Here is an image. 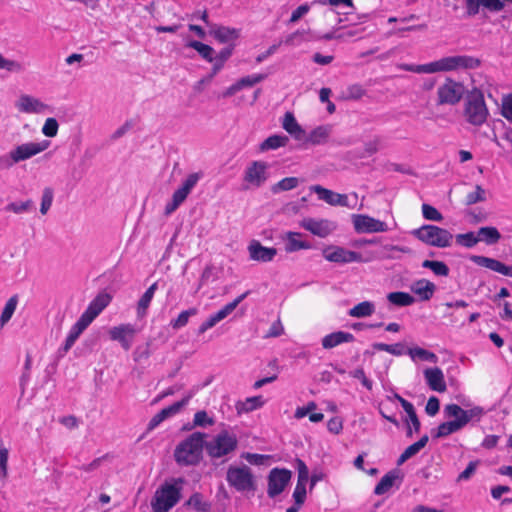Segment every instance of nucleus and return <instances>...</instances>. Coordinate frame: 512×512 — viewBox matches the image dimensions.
Wrapping results in <instances>:
<instances>
[{
  "mask_svg": "<svg viewBox=\"0 0 512 512\" xmlns=\"http://www.w3.org/2000/svg\"><path fill=\"white\" fill-rule=\"evenodd\" d=\"M446 418H453L438 425L432 433L433 438H445L453 433L462 430L470 422H479L485 415V410L481 406H474L465 410L455 403L447 404L443 410Z\"/></svg>",
  "mask_w": 512,
  "mask_h": 512,
  "instance_id": "f257e3e1",
  "label": "nucleus"
},
{
  "mask_svg": "<svg viewBox=\"0 0 512 512\" xmlns=\"http://www.w3.org/2000/svg\"><path fill=\"white\" fill-rule=\"evenodd\" d=\"M207 434L194 432L181 441L174 450V459L180 466H196L202 460Z\"/></svg>",
  "mask_w": 512,
  "mask_h": 512,
  "instance_id": "f03ea898",
  "label": "nucleus"
},
{
  "mask_svg": "<svg viewBox=\"0 0 512 512\" xmlns=\"http://www.w3.org/2000/svg\"><path fill=\"white\" fill-rule=\"evenodd\" d=\"M183 478H173L172 483L165 482L155 492L151 501L154 512H168L181 498Z\"/></svg>",
  "mask_w": 512,
  "mask_h": 512,
  "instance_id": "7ed1b4c3",
  "label": "nucleus"
},
{
  "mask_svg": "<svg viewBox=\"0 0 512 512\" xmlns=\"http://www.w3.org/2000/svg\"><path fill=\"white\" fill-rule=\"evenodd\" d=\"M464 117L473 126L483 125L489 115L482 91L474 88L468 92L464 103Z\"/></svg>",
  "mask_w": 512,
  "mask_h": 512,
  "instance_id": "20e7f679",
  "label": "nucleus"
},
{
  "mask_svg": "<svg viewBox=\"0 0 512 512\" xmlns=\"http://www.w3.org/2000/svg\"><path fill=\"white\" fill-rule=\"evenodd\" d=\"M411 235L424 244L437 248L451 246L453 239V235L448 230L431 224H425L413 229Z\"/></svg>",
  "mask_w": 512,
  "mask_h": 512,
  "instance_id": "39448f33",
  "label": "nucleus"
},
{
  "mask_svg": "<svg viewBox=\"0 0 512 512\" xmlns=\"http://www.w3.org/2000/svg\"><path fill=\"white\" fill-rule=\"evenodd\" d=\"M238 447L236 435L222 430L211 440L205 441L204 449L211 459H218L233 453Z\"/></svg>",
  "mask_w": 512,
  "mask_h": 512,
  "instance_id": "423d86ee",
  "label": "nucleus"
},
{
  "mask_svg": "<svg viewBox=\"0 0 512 512\" xmlns=\"http://www.w3.org/2000/svg\"><path fill=\"white\" fill-rule=\"evenodd\" d=\"M226 481L238 492H249L256 489L254 475L247 465H230L226 472Z\"/></svg>",
  "mask_w": 512,
  "mask_h": 512,
  "instance_id": "0eeeda50",
  "label": "nucleus"
},
{
  "mask_svg": "<svg viewBox=\"0 0 512 512\" xmlns=\"http://www.w3.org/2000/svg\"><path fill=\"white\" fill-rule=\"evenodd\" d=\"M465 86L461 82L447 77L437 89V105H456L465 94Z\"/></svg>",
  "mask_w": 512,
  "mask_h": 512,
  "instance_id": "6e6552de",
  "label": "nucleus"
},
{
  "mask_svg": "<svg viewBox=\"0 0 512 512\" xmlns=\"http://www.w3.org/2000/svg\"><path fill=\"white\" fill-rule=\"evenodd\" d=\"M202 176L203 174L201 172L191 173L187 176L182 185L174 191L172 200L166 204V215L173 213L186 200Z\"/></svg>",
  "mask_w": 512,
  "mask_h": 512,
  "instance_id": "1a4fd4ad",
  "label": "nucleus"
},
{
  "mask_svg": "<svg viewBox=\"0 0 512 512\" xmlns=\"http://www.w3.org/2000/svg\"><path fill=\"white\" fill-rule=\"evenodd\" d=\"M292 477V472L285 468H273L270 470L267 481V494L270 498H275L281 494Z\"/></svg>",
  "mask_w": 512,
  "mask_h": 512,
  "instance_id": "9d476101",
  "label": "nucleus"
},
{
  "mask_svg": "<svg viewBox=\"0 0 512 512\" xmlns=\"http://www.w3.org/2000/svg\"><path fill=\"white\" fill-rule=\"evenodd\" d=\"M48 145L49 142L47 141H43L41 143L28 142L18 145L16 148L10 151L9 157L11 161L8 163V165L12 166L13 164L30 159L31 157L44 151Z\"/></svg>",
  "mask_w": 512,
  "mask_h": 512,
  "instance_id": "9b49d317",
  "label": "nucleus"
},
{
  "mask_svg": "<svg viewBox=\"0 0 512 512\" xmlns=\"http://www.w3.org/2000/svg\"><path fill=\"white\" fill-rule=\"evenodd\" d=\"M352 222L357 233H377L387 232L389 230L385 222L365 214L353 215Z\"/></svg>",
  "mask_w": 512,
  "mask_h": 512,
  "instance_id": "f8f14e48",
  "label": "nucleus"
},
{
  "mask_svg": "<svg viewBox=\"0 0 512 512\" xmlns=\"http://www.w3.org/2000/svg\"><path fill=\"white\" fill-rule=\"evenodd\" d=\"M138 331L135 325L131 323L120 324L109 330V337L112 341H117L125 351H128L131 349Z\"/></svg>",
  "mask_w": 512,
  "mask_h": 512,
  "instance_id": "ddd939ff",
  "label": "nucleus"
},
{
  "mask_svg": "<svg viewBox=\"0 0 512 512\" xmlns=\"http://www.w3.org/2000/svg\"><path fill=\"white\" fill-rule=\"evenodd\" d=\"M323 256L329 262L340 264L363 261L360 253L339 246L327 247L323 250Z\"/></svg>",
  "mask_w": 512,
  "mask_h": 512,
  "instance_id": "4468645a",
  "label": "nucleus"
},
{
  "mask_svg": "<svg viewBox=\"0 0 512 512\" xmlns=\"http://www.w3.org/2000/svg\"><path fill=\"white\" fill-rule=\"evenodd\" d=\"M268 164L263 161H253L245 170L244 181L254 187L262 186L267 176Z\"/></svg>",
  "mask_w": 512,
  "mask_h": 512,
  "instance_id": "2eb2a0df",
  "label": "nucleus"
},
{
  "mask_svg": "<svg viewBox=\"0 0 512 512\" xmlns=\"http://www.w3.org/2000/svg\"><path fill=\"white\" fill-rule=\"evenodd\" d=\"M192 394H188L185 396L182 400L177 401L173 403L172 405L163 408L160 410L157 414H155L152 419L150 420L148 424V429L152 430L156 428L160 423H162L164 420L168 419L169 417H172L176 415L180 410L188 404L189 400L191 399Z\"/></svg>",
  "mask_w": 512,
  "mask_h": 512,
  "instance_id": "dca6fc26",
  "label": "nucleus"
},
{
  "mask_svg": "<svg viewBox=\"0 0 512 512\" xmlns=\"http://www.w3.org/2000/svg\"><path fill=\"white\" fill-rule=\"evenodd\" d=\"M112 297L107 292H101L89 303L86 310L81 314L91 323L110 304Z\"/></svg>",
  "mask_w": 512,
  "mask_h": 512,
  "instance_id": "f3484780",
  "label": "nucleus"
},
{
  "mask_svg": "<svg viewBox=\"0 0 512 512\" xmlns=\"http://www.w3.org/2000/svg\"><path fill=\"white\" fill-rule=\"evenodd\" d=\"M470 260L478 266L485 267L502 275L512 277V266H508L497 259L481 255H471Z\"/></svg>",
  "mask_w": 512,
  "mask_h": 512,
  "instance_id": "a211bd4d",
  "label": "nucleus"
},
{
  "mask_svg": "<svg viewBox=\"0 0 512 512\" xmlns=\"http://www.w3.org/2000/svg\"><path fill=\"white\" fill-rule=\"evenodd\" d=\"M250 259L258 262H270L277 255L274 247H265L259 241L252 240L248 246Z\"/></svg>",
  "mask_w": 512,
  "mask_h": 512,
  "instance_id": "6ab92c4d",
  "label": "nucleus"
},
{
  "mask_svg": "<svg viewBox=\"0 0 512 512\" xmlns=\"http://www.w3.org/2000/svg\"><path fill=\"white\" fill-rule=\"evenodd\" d=\"M310 189L318 195L320 200H323L332 206H348V197L346 194L336 193L322 187L321 185H313Z\"/></svg>",
  "mask_w": 512,
  "mask_h": 512,
  "instance_id": "aec40b11",
  "label": "nucleus"
},
{
  "mask_svg": "<svg viewBox=\"0 0 512 512\" xmlns=\"http://www.w3.org/2000/svg\"><path fill=\"white\" fill-rule=\"evenodd\" d=\"M302 226L307 231L321 238L328 236L336 228V225L332 221L325 219L315 220L312 218L305 219Z\"/></svg>",
  "mask_w": 512,
  "mask_h": 512,
  "instance_id": "412c9836",
  "label": "nucleus"
},
{
  "mask_svg": "<svg viewBox=\"0 0 512 512\" xmlns=\"http://www.w3.org/2000/svg\"><path fill=\"white\" fill-rule=\"evenodd\" d=\"M447 71L457 69H476L481 65L480 59L468 55L445 57Z\"/></svg>",
  "mask_w": 512,
  "mask_h": 512,
  "instance_id": "4be33fe9",
  "label": "nucleus"
},
{
  "mask_svg": "<svg viewBox=\"0 0 512 512\" xmlns=\"http://www.w3.org/2000/svg\"><path fill=\"white\" fill-rule=\"evenodd\" d=\"M466 13L468 16H475L479 13L480 6L491 12H499L504 9L505 4L501 0H466Z\"/></svg>",
  "mask_w": 512,
  "mask_h": 512,
  "instance_id": "5701e85b",
  "label": "nucleus"
},
{
  "mask_svg": "<svg viewBox=\"0 0 512 512\" xmlns=\"http://www.w3.org/2000/svg\"><path fill=\"white\" fill-rule=\"evenodd\" d=\"M424 377L431 390L439 393H443L447 390L444 374L440 368L434 367L425 369Z\"/></svg>",
  "mask_w": 512,
  "mask_h": 512,
  "instance_id": "b1692460",
  "label": "nucleus"
},
{
  "mask_svg": "<svg viewBox=\"0 0 512 512\" xmlns=\"http://www.w3.org/2000/svg\"><path fill=\"white\" fill-rule=\"evenodd\" d=\"M16 107L24 113H41L47 108V105L32 96L22 95L16 102Z\"/></svg>",
  "mask_w": 512,
  "mask_h": 512,
  "instance_id": "393cba45",
  "label": "nucleus"
},
{
  "mask_svg": "<svg viewBox=\"0 0 512 512\" xmlns=\"http://www.w3.org/2000/svg\"><path fill=\"white\" fill-rule=\"evenodd\" d=\"M403 475L399 469H392L387 472L378 484L375 486L374 494L383 495L387 493L394 485L396 480L402 481Z\"/></svg>",
  "mask_w": 512,
  "mask_h": 512,
  "instance_id": "a878e982",
  "label": "nucleus"
},
{
  "mask_svg": "<svg viewBox=\"0 0 512 512\" xmlns=\"http://www.w3.org/2000/svg\"><path fill=\"white\" fill-rule=\"evenodd\" d=\"M355 340L353 334L344 331H336L322 338L321 344L324 349H332L342 343H350Z\"/></svg>",
  "mask_w": 512,
  "mask_h": 512,
  "instance_id": "bb28decb",
  "label": "nucleus"
},
{
  "mask_svg": "<svg viewBox=\"0 0 512 512\" xmlns=\"http://www.w3.org/2000/svg\"><path fill=\"white\" fill-rule=\"evenodd\" d=\"M282 127L296 140H303L305 137V130L298 124L292 112H286L283 117Z\"/></svg>",
  "mask_w": 512,
  "mask_h": 512,
  "instance_id": "cd10ccee",
  "label": "nucleus"
},
{
  "mask_svg": "<svg viewBox=\"0 0 512 512\" xmlns=\"http://www.w3.org/2000/svg\"><path fill=\"white\" fill-rule=\"evenodd\" d=\"M411 290L419 296L420 300L428 301L432 298L436 290V286L433 282L427 279H421L411 286Z\"/></svg>",
  "mask_w": 512,
  "mask_h": 512,
  "instance_id": "c85d7f7f",
  "label": "nucleus"
},
{
  "mask_svg": "<svg viewBox=\"0 0 512 512\" xmlns=\"http://www.w3.org/2000/svg\"><path fill=\"white\" fill-rule=\"evenodd\" d=\"M330 132H331L330 126H325V125L318 126L309 133V135L307 136L305 141L312 145L324 144L327 141V139L330 135Z\"/></svg>",
  "mask_w": 512,
  "mask_h": 512,
  "instance_id": "c756f323",
  "label": "nucleus"
},
{
  "mask_svg": "<svg viewBox=\"0 0 512 512\" xmlns=\"http://www.w3.org/2000/svg\"><path fill=\"white\" fill-rule=\"evenodd\" d=\"M479 242H484L487 245H494L501 239V234L496 227L485 226L479 228L477 231Z\"/></svg>",
  "mask_w": 512,
  "mask_h": 512,
  "instance_id": "7c9ffc66",
  "label": "nucleus"
},
{
  "mask_svg": "<svg viewBox=\"0 0 512 512\" xmlns=\"http://www.w3.org/2000/svg\"><path fill=\"white\" fill-rule=\"evenodd\" d=\"M184 506L191 507L196 512H210L211 503L204 499L201 493L195 492L185 502Z\"/></svg>",
  "mask_w": 512,
  "mask_h": 512,
  "instance_id": "2f4dec72",
  "label": "nucleus"
},
{
  "mask_svg": "<svg viewBox=\"0 0 512 512\" xmlns=\"http://www.w3.org/2000/svg\"><path fill=\"white\" fill-rule=\"evenodd\" d=\"M210 34L220 43H228L238 37L235 29H230L224 26H214Z\"/></svg>",
  "mask_w": 512,
  "mask_h": 512,
  "instance_id": "473e14b6",
  "label": "nucleus"
},
{
  "mask_svg": "<svg viewBox=\"0 0 512 512\" xmlns=\"http://www.w3.org/2000/svg\"><path fill=\"white\" fill-rule=\"evenodd\" d=\"M249 292H245L238 296L236 299H234L232 302L226 304L224 307H222L219 311L212 314L213 318L216 320V322H220L221 320L225 319L229 314H231L235 308L247 297Z\"/></svg>",
  "mask_w": 512,
  "mask_h": 512,
  "instance_id": "72a5a7b5",
  "label": "nucleus"
},
{
  "mask_svg": "<svg viewBox=\"0 0 512 512\" xmlns=\"http://www.w3.org/2000/svg\"><path fill=\"white\" fill-rule=\"evenodd\" d=\"M288 142L289 138L285 135H271L260 144V150H275L286 146Z\"/></svg>",
  "mask_w": 512,
  "mask_h": 512,
  "instance_id": "f704fd0d",
  "label": "nucleus"
},
{
  "mask_svg": "<svg viewBox=\"0 0 512 512\" xmlns=\"http://www.w3.org/2000/svg\"><path fill=\"white\" fill-rule=\"evenodd\" d=\"M375 311L374 303L370 301H363L355 305L348 312L349 316L355 318H363L371 316Z\"/></svg>",
  "mask_w": 512,
  "mask_h": 512,
  "instance_id": "c9c22d12",
  "label": "nucleus"
},
{
  "mask_svg": "<svg viewBox=\"0 0 512 512\" xmlns=\"http://www.w3.org/2000/svg\"><path fill=\"white\" fill-rule=\"evenodd\" d=\"M234 45L224 47L213 60L212 76H215L224 66V63L230 58L233 53Z\"/></svg>",
  "mask_w": 512,
  "mask_h": 512,
  "instance_id": "e433bc0d",
  "label": "nucleus"
},
{
  "mask_svg": "<svg viewBox=\"0 0 512 512\" xmlns=\"http://www.w3.org/2000/svg\"><path fill=\"white\" fill-rule=\"evenodd\" d=\"M407 354L411 357L413 361L416 359H420L422 361H427L431 363H437L438 357L435 353L430 352L421 347H414L407 349Z\"/></svg>",
  "mask_w": 512,
  "mask_h": 512,
  "instance_id": "4c0bfd02",
  "label": "nucleus"
},
{
  "mask_svg": "<svg viewBox=\"0 0 512 512\" xmlns=\"http://www.w3.org/2000/svg\"><path fill=\"white\" fill-rule=\"evenodd\" d=\"M300 236V233L297 232H288L287 233V243L285 250L287 252H295L302 249H309L311 245L309 242L298 240L297 237Z\"/></svg>",
  "mask_w": 512,
  "mask_h": 512,
  "instance_id": "58836bf2",
  "label": "nucleus"
},
{
  "mask_svg": "<svg viewBox=\"0 0 512 512\" xmlns=\"http://www.w3.org/2000/svg\"><path fill=\"white\" fill-rule=\"evenodd\" d=\"M390 303L396 306H410L415 302V298L407 292L397 291L391 292L387 295Z\"/></svg>",
  "mask_w": 512,
  "mask_h": 512,
  "instance_id": "ea45409f",
  "label": "nucleus"
},
{
  "mask_svg": "<svg viewBox=\"0 0 512 512\" xmlns=\"http://www.w3.org/2000/svg\"><path fill=\"white\" fill-rule=\"evenodd\" d=\"M187 46L190 47V48H193L195 49L199 54L200 56L205 59L206 61L208 62H213L214 60V49L207 45V44H204L200 41H197V40H191L187 43Z\"/></svg>",
  "mask_w": 512,
  "mask_h": 512,
  "instance_id": "a19ab883",
  "label": "nucleus"
},
{
  "mask_svg": "<svg viewBox=\"0 0 512 512\" xmlns=\"http://www.w3.org/2000/svg\"><path fill=\"white\" fill-rule=\"evenodd\" d=\"M156 289H157V283H153L139 299L138 306H137V313L139 316H143L146 314V310L151 303V300L154 296Z\"/></svg>",
  "mask_w": 512,
  "mask_h": 512,
  "instance_id": "79ce46f5",
  "label": "nucleus"
},
{
  "mask_svg": "<svg viewBox=\"0 0 512 512\" xmlns=\"http://www.w3.org/2000/svg\"><path fill=\"white\" fill-rule=\"evenodd\" d=\"M440 71H447L445 57L434 62L415 66V73H436Z\"/></svg>",
  "mask_w": 512,
  "mask_h": 512,
  "instance_id": "37998d69",
  "label": "nucleus"
},
{
  "mask_svg": "<svg viewBox=\"0 0 512 512\" xmlns=\"http://www.w3.org/2000/svg\"><path fill=\"white\" fill-rule=\"evenodd\" d=\"M197 313L198 309L195 307L184 310L176 319L170 321V326L175 330L181 329L188 324L189 318L195 316Z\"/></svg>",
  "mask_w": 512,
  "mask_h": 512,
  "instance_id": "c03bdc74",
  "label": "nucleus"
},
{
  "mask_svg": "<svg viewBox=\"0 0 512 512\" xmlns=\"http://www.w3.org/2000/svg\"><path fill=\"white\" fill-rule=\"evenodd\" d=\"M372 347H373V349H375L377 351H385L394 356H401L406 352L405 345L401 342H398L395 344H386V343L376 342L372 345Z\"/></svg>",
  "mask_w": 512,
  "mask_h": 512,
  "instance_id": "a18cd8bd",
  "label": "nucleus"
},
{
  "mask_svg": "<svg viewBox=\"0 0 512 512\" xmlns=\"http://www.w3.org/2000/svg\"><path fill=\"white\" fill-rule=\"evenodd\" d=\"M299 185V179L297 177H286L274 184L271 188L273 193L281 191H289L296 188Z\"/></svg>",
  "mask_w": 512,
  "mask_h": 512,
  "instance_id": "49530a36",
  "label": "nucleus"
},
{
  "mask_svg": "<svg viewBox=\"0 0 512 512\" xmlns=\"http://www.w3.org/2000/svg\"><path fill=\"white\" fill-rule=\"evenodd\" d=\"M17 303L18 298L16 295L8 299L0 316L1 325H4L11 319L12 315L16 310Z\"/></svg>",
  "mask_w": 512,
  "mask_h": 512,
  "instance_id": "de8ad7c7",
  "label": "nucleus"
},
{
  "mask_svg": "<svg viewBox=\"0 0 512 512\" xmlns=\"http://www.w3.org/2000/svg\"><path fill=\"white\" fill-rule=\"evenodd\" d=\"M486 200V192L480 185H476L475 190L470 192L466 196L465 203L466 205H473L478 202H483Z\"/></svg>",
  "mask_w": 512,
  "mask_h": 512,
  "instance_id": "09e8293b",
  "label": "nucleus"
},
{
  "mask_svg": "<svg viewBox=\"0 0 512 512\" xmlns=\"http://www.w3.org/2000/svg\"><path fill=\"white\" fill-rule=\"evenodd\" d=\"M456 242L467 248H472L479 242V239L474 232H467L456 235Z\"/></svg>",
  "mask_w": 512,
  "mask_h": 512,
  "instance_id": "8fccbe9b",
  "label": "nucleus"
},
{
  "mask_svg": "<svg viewBox=\"0 0 512 512\" xmlns=\"http://www.w3.org/2000/svg\"><path fill=\"white\" fill-rule=\"evenodd\" d=\"M306 484L307 482L297 481L293 492L294 505L302 506L306 500Z\"/></svg>",
  "mask_w": 512,
  "mask_h": 512,
  "instance_id": "3c124183",
  "label": "nucleus"
},
{
  "mask_svg": "<svg viewBox=\"0 0 512 512\" xmlns=\"http://www.w3.org/2000/svg\"><path fill=\"white\" fill-rule=\"evenodd\" d=\"M265 78H266L265 74L248 75V76L240 78L237 81V84H238V86H239V88L241 90V89H243L245 87H252L255 84H258L261 81H263Z\"/></svg>",
  "mask_w": 512,
  "mask_h": 512,
  "instance_id": "603ef678",
  "label": "nucleus"
},
{
  "mask_svg": "<svg viewBox=\"0 0 512 512\" xmlns=\"http://www.w3.org/2000/svg\"><path fill=\"white\" fill-rule=\"evenodd\" d=\"M422 214L429 221L440 222L443 220L442 214L435 207L426 203L422 205Z\"/></svg>",
  "mask_w": 512,
  "mask_h": 512,
  "instance_id": "864d4df0",
  "label": "nucleus"
},
{
  "mask_svg": "<svg viewBox=\"0 0 512 512\" xmlns=\"http://www.w3.org/2000/svg\"><path fill=\"white\" fill-rule=\"evenodd\" d=\"M365 95V89L360 84H352L347 87L345 99L359 100Z\"/></svg>",
  "mask_w": 512,
  "mask_h": 512,
  "instance_id": "5fc2aeb1",
  "label": "nucleus"
},
{
  "mask_svg": "<svg viewBox=\"0 0 512 512\" xmlns=\"http://www.w3.org/2000/svg\"><path fill=\"white\" fill-rule=\"evenodd\" d=\"M59 124L55 118H47L43 127L42 133L46 137H55L58 133Z\"/></svg>",
  "mask_w": 512,
  "mask_h": 512,
  "instance_id": "6e6d98bb",
  "label": "nucleus"
},
{
  "mask_svg": "<svg viewBox=\"0 0 512 512\" xmlns=\"http://www.w3.org/2000/svg\"><path fill=\"white\" fill-rule=\"evenodd\" d=\"M53 202V190L49 187L45 188L41 199V214L45 215L50 209Z\"/></svg>",
  "mask_w": 512,
  "mask_h": 512,
  "instance_id": "4d7b16f0",
  "label": "nucleus"
},
{
  "mask_svg": "<svg viewBox=\"0 0 512 512\" xmlns=\"http://www.w3.org/2000/svg\"><path fill=\"white\" fill-rule=\"evenodd\" d=\"M429 440L427 434L423 435L418 441L408 446L404 451L410 456L416 455L422 448H424Z\"/></svg>",
  "mask_w": 512,
  "mask_h": 512,
  "instance_id": "13d9d810",
  "label": "nucleus"
},
{
  "mask_svg": "<svg viewBox=\"0 0 512 512\" xmlns=\"http://www.w3.org/2000/svg\"><path fill=\"white\" fill-rule=\"evenodd\" d=\"M501 114L512 123V93L503 97Z\"/></svg>",
  "mask_w": 512,
  "mask_h": 512,
  "instance_id": "bf43d9fd",
  "label": "nucleus"
},
{
  "mask_svg": "<svg viewBox=\"0 0 512 512\" xmlns=\"http://www.w3.org/2000/svg\"><path fill=\"white\" fill-rule=\"evenodd\" d=\"M193 423L194 426L206 427L212 425L214 420L208 416L206 411L201 410L195 413Z\"/></svg>",
  "mask_w": 512,
  "mask_h": 512,
  "instance_id": "052dcab7",
  "label": "nucleus"
},
{
  "mask_svg": "<svg viewBox=\"0 0 512 512\" xmlns=\"http://www.w3.org/2000/svg\"><path fill=\"white\" fill-rule=\"evenodd\" d=\"M32 206V200H27L25 202H12L6 206V210L12 211L16 214H20L29 210Z\"/></svg>",
  "mask_w": 512,
  "mask_h": 512,
  "instance_id": "680f3d73",
  "label": "nucleus"
},
{
  "mask_svg": "<svg viewBox=\"0 0 512 512\" xmlns=\"http://www.w3.org/2000/svg\"><path fill=\"white\" fill-rule=\"evenodd\" d=\"M264 401L261 396H254L246 399V402L243 403V408L240 411L249 412L253 411L257 408L262 407Z\"/></svg>",
  "mask_w": 512,
  "mask_h": 512,
  "instance_id": "e2e57ef3",
  "label": "nucleus"
},
{
  "mask_svg": "<svg viewBox=\"0 0 512 512\" xmlns=\"http://www.w3.org/2000/svg\"><path fill=\"white\" fill-rule=\"evenodd\" d=\"M351 377L358 379L361 381L362 385L369 391L373 388V382L366 377V374L363 368H357L354 371L350 372Z\"/></svg>",
  "mask_w": 512,
  "mask_h": 512,
  "instance_id": "0e129e2a",
  "label": "nucleus"
},
{
  "mask_svg": "<svg viewBox=\"0 0 512 512\" xmlns=\"http://www.w3.org/2000/svg\"><path fill=\"white\" fill-rule=\"evenodd\" d=\"M380 139L378 137L374 138L371 141H368L364 144V151L361 154V157H370L378 152L379 150Z\"/></svg>",
  "mask_w": 512,
  "mask_h": 512,
  "instance_id": "69168bd1",
  "label": "nucleus"
},
{
  "mask_svg": "<svg viewBox=\"0 0 512 512\" xmlns=\"http://www.w3.org/2000/svg\"><path fill=\"white\" fill-rule=\"evenodd\" d=\"M90 324L91 322L81 315L76 323L71 327L70 332L79 338Z\"/></svg>",
  "mask_w": 512,
  "mask_h": 512,
  "instance_id": "338daca9",
  "label": "nucleus"
},
{
  "mask_svg": "<svg viewBox=\"0 0 512 512\" xmlns=\"http://www.w3.org/2000/svg\"><path fill=\"white\" fill-rule=\"evenodd\" d=\"M479 461H471L468 466L458 475L457 481H466L475 473Z\"/></svg>",
  "mask_w": 512,
  "mask_h": 512,
  "instance_id": "774afa93",
  "label": "nucleus"
}]
</instances>
